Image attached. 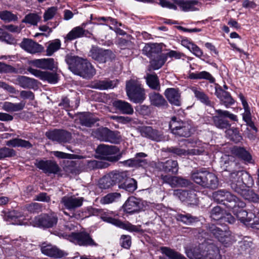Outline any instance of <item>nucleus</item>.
Wrapping results in <instances>:
<instances>
[{
    "instance_id": "f257e3e1",
    "label": "nucleus",
    "mask_w": 259,
    "mask_h": 259,
    "mask_svg": "<svg viewBox=\"0 0 259 259\" xmlns=\"http://www.w3.org/2000/svg\"><path fill=\"white\" fill-rule=\"evenodd\" d=\"M65 61L69 69L73 74L83 78L90 79L96 73L95 68L87 59L77 56L67 55Z\"/></svg>"
},
{
    "instance_id": "f03ea898",
    "label": "nucleus",
    "mask_w": 259,
    "mask_h": 259,
    "mask_svg": "<svg viewBox=\"0 0 259 259\" xmlns=\"http://www.w3.org/2000/svg\"><path fill=\"white\" fill-rule=\"evenodd\" d=\"M186 253L190 259H221L219 248L206 241L198 246L187 248Z\"/></svg>"
},
{
    "instance_id": "7ed1b4c3",
    "label": "nucleus",
    "mask_w": 259,
    "mask_h": 259,
    "mask_svg": "<svg viewBox=\"0 0 259 259\" xmlns=\"http://www.w3.org/2000/svg\"><path fill=\"white\" fill-rule=\"evenodd\" d=\"M230 185L232 190L240 191L246 187H251L254 185V181L250 175L244 170H238L230 173Z\"/></svg>"
},
{
    "instance_id": "20e7f679",
    "label": "nucleus",
    "mask_w": 259,
    "mask_h": 259,
    "mask_svg": "<svg viewBox=\"0 0 259 259\" xmlns=\"http://www.w3.org/2000/svg\"><path fill=\"white\" fill-rule=\"evenodd\" d=\"M212 197L216 202L223 204L229 209L244 207L245 206L243 201L225 190H219L213 192Z\"/></svg>"
},
{
    "instance_id": "39448f33",
    "label": "nucleus",
    "mask_w": 259,
    "mask_h": 259,
    "mask_svg": "<svg viewBox=\"0 0 259 259\" xmlns=\"http://www.w3.org/2000/svg\"><path fill=\"white\" fill-rule=\"evenodd\" d=\"M126 92L130 100L135 103H141L146 98L145 90L138 80L131 79L126 81Z\"/></svg>"
},
{
    "instance_id": "423d86ee",
    "label": "nucleus",
    "mask_w": 259,
    "mask_h": 259,
    "mask_svg": "<svg viewBox=\"0 0 259 259\" xmlns=\"http://www.w3.org/2000/svg\"><path fill=\"white\" fill-rule=\"evenodd\" d=\"M127 178L126 171L114 170L104 176L99 182L101 189H109L111 187L123 182Z\"/></svg>"
},
{
    "instance_id": "0eeeda50",
    "label": "nucleus",
    "mask_w": 259,
    "mask_h": 259,
    "mask_svg": "<svg viewBox=\"0 0 259 259\" xmlns=\"http://www.w3.org/2000/svg\"><path fill=\"white\" fill-rule=\"evenodd\" d=\"M96 152L102 158L110 162H116L122 156L119 149L115 146L101 144L98 146Z\"/></svg>"
},
{
    "instance_id": "6e6552de",
    "label": "nucleus",
    "mask_w": 259,
    "mask_h": 259,
    "mask_svg": "<svg viewBox=\"0 0 259 259\" xmlns=\"http://www.w3.org/2000/svg\"><path fill=\"white\" fill-rule=\"evenodd\" d=\"M57 222L58 217L56 213L51 212L35 217L31 220L30 223L34 227L50 228L56 225Z\"/></svg>"
},
{
    "instance_id": "1a4fd4ad",
    "label": "nucleus",
    "mask_w": 259,
    "mask_h": 259,
    "mask_svg": "<svg viewBox=\"0 0 259 259\" xmlns=\"http://www.w3.org/2000/svg\"><path fill=\"white\" fill-rule=\"evenodd\" d=\"M215 112L218 115L213 116L212 118L213 124L218 128L227 130L230 127L231 124L228 120L225 119L226 117H228L233 121L238 120L237 116L228 111L218 109L215 110Z\"/></svg>"
},
{
    "instance_id": "9d476101",
    "label": "nucleus",
    "mask_w": 259,
    "mask_h": 259,
    "mask_svg": "<svg viewBox=\"0 0 259 259\" xmlns=\"http://www.w3.org/2000/svg\"><path fill=\"white\" fill-rule=\"evenodd\" d=\"M89 56L99 63H105L115 58V55L112 51L105 50L97 46H92Z\"/></svg>"
},
{
    "instance_id": "9b49d317",
    "label": "nucleus",
    "mask_w": 259,
    "mask_h": 259,
    "mask_svg": "<svg viewBox=\"0 0 259 259\" xmlns=\"http://www.w3.org/2000/svg\"><path fill=\"white\" fill-rule=\"evenodd\" d=\"M169 127L171 133L179 137H189L191 135V125L186 122L178 121L176 117H172Z\"/></svg>"
},
{
    "instance_id": "f8f14e48",
    "label": "nucleus",
    "mask_w": 259,
    "mask_h": 259,
    "mask_svg": "<svg viewBox=\"0 0 259 259\" xmlns=\"http://www.w3.org/2000/svg\"><path fill=\"white\" fill-rule=\"evenodd\" d=\"M206 227L207 231L223 244L227 246L231 243V233L229 230H223L214 224H208Z\"/></svg>"
},
{
    "instance_id": "ddd939ff",
    "label": "nucleus",
    "mask_w": 259,
    "mask_h": 259,
    "mask_svg": "<svg viewBox=\"0 0 259 259\" xmlns=\"http://www.w3.org/2000/svg\"><path fill=\"white\" fill-rule=\"evenodd\" d=\"M68 239L75 244L80 246H98L89 234L85 232H72L68 235Z\"/></svg>"
},
{
    "instance_id": "4468645a",
    "label": "nucleus",
    "mask_w": 259,
    "mask_h": 259,
    "mask_svg": "<svg viewBox=\"0 0 259 259\" xmlns=\"http://www.w3.org/2000/svg\"><path fill=\"white\" fill-rule=\"evenodd\" d=\"M47 137L59 144L66 143L69 142L72 136L70 133L63 130H54L46 132Z\"/></svg>"
},
{
    "instance_id": "2eb2a0df",
    "label": "nucleus",
    "mask_w": 259,
    "mask_h": 259,
    "mask_svg": "<svg viewBox=\"0 0 259 259\" xmlns=\"http://www.w3.org/2000/svg\"><path fill=\"white\" fill-rule=\"evenodd\" d=\"M243 207H236L234 209V211L236 212V217L242 223L246 226H249L252 228H258L259 227V220H256L251 223L252 221V216L254 215L250 213V216H248V213L245 210L242 209Z\"/></svg>"
},
{
    "instance_id": "dca6fc26",
    "label": "nucleus",
    "mask_w": 259,
    "mask_h": 259,
    "mask_svg": "<svg viewBox=\"0 0 259 259\" xmlns=\"http://www.w3.org/2000/svg\"><path fill=\"white\" fill-rule=\"evenodd\" d=\"M83 201L82 197H76L74 195H67L61 198L60 203L65 208L70 210V212H72L82 205Z\"/></svg>"
},
{
    "instance_id": "f3484780",
    "label": "nucleus",
    "mask_w": 259,
    "mask_h": 259,
    "mask_svg": "<svg viewBox=\"0 0 259 259\" xmlns=\"http://www.w3.org/2000/svg\"><path fill=\"white\" fill-rule=\"evenodd\" d=\"M141 134L143 137L156 142L163 141L167 140V138L163 135L162 131L153 129L151 126L143 127L141 129Z\"/></svg>"
},
{
    "instance_id": "a211bd4d",
    "label": "nucleus",
    "mask_w": 259,
    "mask_h": 259,
    "mask_svg": "<svg viewBox=\"0 0 259 259\" xmlns=\"http://www.w3.org/2000/svg\"><path fill=\"white\" fill-rule=\"evenodd\" d=\"M28 71L35 76L42 80L47 81L49 83L55 84L58 82V75L56 72L42 71L33 68H29Z\"/></svg>"
},
{
    "instance_id": "6ab92c4d",
    "label": "nucleus",
    "mask_w": 259,
    "mask_h": 259,
    "mask_svg": "<svg viewBox=\"0 0 259 259\" xmlns=\"http://www.w3.org/2000/svg\"><path fill=\"white\" fill-rule=\"evenodd\" d=\"M101 219L104 222L112 224L119 228L126 230L130 232H138L140 231L139 227L133 225L128 222L123 223L121 221L107 216H102Z\"/></svg>"
},
{
    "instance_id": "aec40b11",
    "label": "nucleus",
    "mask_w": 259,
    "mask_h": 259,
    "mask_svg": "<svg viewBox=\"0 0 259 259\" xmlns=\"http://www.w3.org/2000/svg\"><path fill=\"white\" fill-rule=\"evenodd\" d=\"M20 46L22 49L30 54H36L41 52L44 47L29 38H23Z\"/></svg>"
},
{
    "instance_id": "412c9836",
    "label": "nucleus",
    "mask_w": 259,
    "mask_h": 259,
    "mask_svg": "<svg viewBox=\"0 0 259 259\" xmlns=\"http://www.w3.org/2000/svg\"><path fill=\"white\" fill-rule=\"evenodd\" d=\"M85 27V24L82 23L81 26L74 27L65 37V40L71 41L78 38L89 37L91 33L84 29Z\"/></svg>"
},
{
    "instance_id": "4be33fe9",
    "label": "nucleus",
    "mask_w": 259,
    "mask_h": 259,
    "mask_svg": "<svg viewBox=\"0 0 259 259\" xmlns=\"http://www.w3.org/2000/svg\"><path fill=\"white\" fill-rule=\"evenodd\" d=\"M162 179L172 187H186L191 184L188 180L179 177L165 176L162 177Z\"/></svg>"
},
{
    "instance_id": "5701e85b",
    "label": "nucleus",
    "mask_w": 259,
    "mask_h": 259,
    "mask_svg": "<svg viewBox=\"0 0 259 259\" xmlns=\"http://www.w3.org/2000/svg\"><path fill=\"white\" fill-rule=\"evenodd\" d=\"M36 166L45 173L56 174L60 170L58 164L52 160H40L36 163Z\"/></svg>"
},
{
    "instance_id": "b1692460",
    "label": "nucleus",
    "mask_w": 259,
    "mask_h": 259,
    "mask_svg": "<svg viewBox=\"0 0 259 259\" xmlns=\"http://www.w3.org/2000/svg\"><path fill=\"white\" fill-rule=\"evenodd\" d=\"M239 98L244 109V112L242 114L243 120L251 129L256 132L257 128L252 120L251 114L247 101L242 94L239 95Z\"/></svg>"
},
{
    "instance_id": "393cba45",
    "label": "nucleus",
    "mask_w": 259,
    "mask_h": 259,
    "mask_svg": "<svg viewBox=\"0 0 259 259\" xmlns=\"http://www.w3.org/2000/svg\"><path fill=\"white\" fill-rule=\"evenodd\" d=\"M231 152L245 163H252L253 162L251 154L244 147L234 146L231 148Z\"/></svg>"
},
{
    "instance_id": "a878e982",
    "label": "nucleus",
    "mask_w": 259,
    "mask_h": 259,
    "mask_svg": "<svg viewBox=\"0 0 259 259\" xmlns=\"http://www.w3.org/2000/svg\"><path fill=\"white\" fill-rule=\"evenodd\" d=\"M141 200L135 197H130L124 204V211L128 213L138 212L142 208Z\"/></svg>"
},
{
    "instance_id": "bb28decb",
    "label": "nucleus",
    "mask_w": 259,
    "mask_h": 259,
    "mask_svg": "<svg viewBox=\"0 0 259 259\" xmlns=\"http://www.w3.org/2000/svg\"><path fill=\"white\" fill-rule=\"evenodd\" d=\"M176 4L184 12L198 11L201 6V4L195 0H179L176 2Z\"/></svg>"
},
{
    "instance_id": "cd10ccee",
    "label": "nucleus",
    "mask_w": 259,
    "mask_h": 259,
    "mask_svg": "<svg viewBox=\"0 0 259 259\" xmlns=\"http://www.w3.org/2000/svg\"><path fill=\"white\" fill-rule=\"evenodd\" d=\"M164 95L170 104L177 106L181 105V96L178 89L168 88L165 91Z\"/></svg>"
},
{
    "instance_id": "c85d7f7f",
    "label": "nucleus",
    "mask_w": 259,
    "mask_h": 259,
    "mask_svg": "<svg viewBox=\"0 0 259 259\" xmlns=\"http://www.w3.org/2000/svg\"><path fill=\"white\" fill-rule=\"evenodd\" d=\"M221 167L226 171H230L231 173L237 171V167L236 162L234 161V158L231 155H225L221 157L220 161Z\"/></svg>"
},
{
    "instance_id": "c756f323",
    "label": "nucleus",
    "mask_w": 259,
    "mask_h": 259,
    "mask_svg": "<svg viewBox=\"0 0 259 259\" xmlns=\"http://www.w3.org/2000/svg\"><path fill=\"white\" fill-rule=\"evenodd\" d=\"M32 64L36 67L42 69L53 70L56 68L54 60L53 58L35 59L32 61Z\"/></svg>"
},
{
    "instance_id": "7c9ffc66",
    "label": "nucleus",
    "mask_w": 259,
    "mask_h": 259,
    "mask_svg": "<svg viewBox=\"0 0 259 259\" xmlns=\"http://www.w3.org/2000/svg\"><path fill=\"white\" fill-rule=\"evenodd\" d=\"M215 95L226 107L234 104L235 102L230 94L221 88H215Z\"/></svg>"
},
{
    "instance_id": "2f4dec72",
    "label": "nucleus",
    "mask_w": 259,
    "mask_h": 259,
    "mask_svg": "<svg viewBox=\"0 0 259 259\" xmlns=\"http://www.w3.org/2000/svg\"><path fill=\"white\" fill-rule=\"evenodd\" d=\"M113 106L120 113L124 114L132 115L134 113L132 106L128 102L121 100H115L113 102Z\"/></svg>"
},
{
    "instance_id": "473e14b6",
    "label": "nucleus",
    "mask_w": 259,
    "mask_h": 259,
    "mask_svg": "<svg viewBox=\"0 0 259 259\" xmlns=\"http://www.w3.org/2000/svg\"><path fill=\"white\" fill-rule=\"evenodd\" d=\"M192 92L194 94L195 97L201 103L205 105L213 107V103L211 102L208 96L204 93L202 90L198 87L193 86L190 88Z\"/></svg>"
},
{
    "instance_id": "72a5a7b5",
    "label": "nucleus",
    "mask_w": 259,
    "mask_h": 259,
    "mask_svg": "<svg viewBox=\"0 0 259 259\" xmlns=\"http://www.w3.org/2000/svg\"><path fill=\"white\" fill-rule=\"evenodd\" d=\"M41 251L43 254L46 255L56 258L61 257L64 254L61 250L51 244H42Z\"/></svg>"
},
{
    "instance_id": "f704fd0d",
    "label": "nucleus",
    "mask_w": 259,
    "mask_h": 259,
    "mask_svg": "<svg viewBox=\"0 0 259 259\" xmlns=\"http://www.w3.org/2000/svg\"><path fill=\"white\" fill-rule=\"evenodd\" d=\"M78 119L82 125L87 127L92 126L98 121V119L89 112L80 113L78 115Z\"/></svg>"
},
{
    "instance_id": "c9c22d12",
    "label": "nucleus",
    "mask_w": 259,
    "mask_h": 259,
    "mask_svg": "<svg viewBox=\"0 0 259 259\" xmlns=\"http://www.w3.org/2000/svg\"><path fill=\"white\" fill-rule=\"evenodd\" d=\"M143 53L148 57L155 58L161 52L160 48L156 44H147L142 50Z\"/></svg>"
},
{
    "instance_id": "e433bc0d",
    "label": "nucleus",
    "mask_w": 259,
    "mask_h": 259,
    "mask_svg": "<svg viewBox=\"0 0 259 259\" xmlns=\"http://www.w3.org/2000/svg\"><path fill=\"white\" fill-rule=\"evenodd\" d=\"M159 166L165 172L177 174L178 171V164L177 161L169 159L165 162L159 163Z\"/></svg>"
},
{
    "instance_id": "4c0bfd02",
    "label": "nucleus",
    "mask_w": 259,
    "mask_h": 259,
    "mask_svg": "<svg viewBox=\"0 0 259 259\" xmlns=\"http://www.w3.org/2000/svg\"><path fill=\"white\" fill-rule=\"evenodd\" d=\"M208 172L203 169L196 170L191 174V178L196 183L204 188Z\"/></svg>"
},
{
    "instance_id": "58836bf2",
    "label": "nucleus",
    "mask_w": 259,
    "mask_h": 259,
    "mask_svg": "<svg viewBox=\"0 0 259 259\" xmlns=\"http://www.w3.org/2000/svg\"><path fill=\"white\" fill-rule=\"evenodd\" d=\"M25 104V102L23 101L18 103L5 102L3 103L2 109L8 112H17L23 110Z\"/></svg>"
},
{
    "instance_id": "ea45409f",
    "label": "nucleus",
    "mask_w": 259,
    "mask_h": 259,
    "mask_svg": "<svg viewBox=\"0 0 259 259\" xmlns=\"http://www.w3.org/2000/svg\"><path fill=\"white\" fill-rule=\"evenodd\" d=\"M16 84L24 89H32L36 84L35 80L25 76H18Z\"/></svg>"
},
{
    "instance_id": "a19ab883",
    "label": "nucleus",
    "mask_w": 259,
    "mask_h": 259,
    "mask_svg": "<svg viewBox=\"0 0 259 259\" xmlns=\"http://www.w3.org/2000/svg\"><path fill=\"white\" fill-rule=\"evenodd\" d=\"M162 253L165 254L168 258L160 256L159 259H187L184 256L167 247H161Z\"/></svg>"
},
{
    "instance_id": "79ce46f5",
    "label": "nucleus",
    "mask_w": 259,
    "mask_h": 259,
    "mask_svg": "<svg viewBox=\"0 0 259 259\" xmlns=\"http://www.w3.org/2000/svg\"><path fill=\"white\" fill-rule=\"evenodd\" d=\"M149 97L151 104L155 106L159 107L167 105L166 101L159 93L152 92L149 94Z\"/></svg>"
},
{
    "instance_id": "37998d69",
    "label": "nucleus",
    "mask_w": 259,
    "mask_h": 259,
    "mask_svg": "<svg viewBox=\"0 0 259 259\" xmlns=\"http://www.w3.org/2000/svg\"><path fill=\"white\" fill-rule=\"evenodd\" d=\"M145 78L146 79L147 85L150 88L158 91L160 90L159 78L156 74L155 73H148L146 76L145 77Z\"/></svg>"
},
{
    "instance_id": "c03bdc74",
    "label": "nucleus",
    "mask_w": 259,
    "mask_h": 259,
    "mask_svg": "<svg viewBox=\"0 0 259 259\" xmlns=\"http://www.w3.org/2000/svg\"><path fill=\"white\" fill-rule=\"evenodd\" d=\"M240 194L244 199L254 203L259 202V196L252 190L243 189L240 191H235Z\"/></svg>"
},
{
    "instance_id": "a18cd8bd",
    "label": "nucleus",
    "mask_w": 259,
    "mask_h": 259,
    "mask_svg": "<svg viewBox=\"0 0 259 259\" xmlns=\"http://www.w3.org/2000/svg\"><path fill=\"white\" fill-rule=\"evenodd\" d=\"M117 80H110L105 79L98 81L95 83L94 87L97 89L105 90L114 88L117 85Z\"/></svg>"
},
{
    "instance_id": "49530a36",
    "label": "nucleus",
    "mask_w": 259,
    "mask_h": 259,
    "mask_svg": "<svg viewBox=\"0 0 259 259\" xmlns=\"http://www.w3.org/2000/svg\"><path fill=\"white\" fill-rule=\"evenodd\" d=\"M6 145L13 147H22L25 148H30L32 145L28 141L21 139L14 138L6 142Z\"/></svg>"
},
{
    "instance_id": "de8ad7c7",
    "label": "nucleus",
    "mask_w": 259,
    "mask_h": 259,
    "mask_svg": "<svg viewBox=\"0 0 259 259\" xmlns=\"http://www.w3.org/2000/svg\"><path fill=\"white\" fill-rule=\"evenodd\" d=\"M23 215L18 213L16 210L9 211L5 213L4 219L7 221H14V224L22 225L23 224L20 218H23Z\"/></svg>"
},
{
    "instance_id": "09e8293b",
    "label": "nucleus",
    "mask_w": 259,
    "mask_h": 259,
    "mask_svg": "<svg viewBox=\"0 0 259 259\" xmlns=\"http://www.w3.org/2000/svg\"><path fill=\"white\" fill-rule=\"evenodd\" d=\"M189 77L192 79H206L210 83H213L215 80V78L209 72L205 71L191 73L189 75Z\"/></svg>"
},
{
    "instance_id": "8fccbe9b",
    "label": "nucleus",
    "mask_w": 259,
    "mask_h": 259,
    "mask_svg": "<svg viewBox=\"0 0 259 259\" xmlns=\"http://www.w3.org/2000/svg\"><path fill=\"white\" fill-rule=\"evenodd\" d=\"M177 221L181 222L186 225H190L192 223L198 221L196 217L192 215L189 213H178L175 216Z\"/></svg>"
},
{
    "instance_id": "3c124183",
    "label": "nucleus",
    "mask_w": 259,
    "mask_h": 259,
    "mask_svg": "<svg viewBox=\"0 0 259 259\" xmlns=\"http://www.w3.org/2000/svg\"><path fill=\"white\" fill-rule=\"evenodd\" d=\"M219 186L217 177L213 173L208 172L204 188L211 189H216Z\"/></svg>"
},
{
    "instance_id": "603ef678",
    "label": "nucleus",
    "mask_w": 259,
    "mask_h": 259,
    "mask_svg": "<svg viewBox=\"0 0 259 259\" xmlns=\"http://www.w3.org/2000/svg\"><path fill=\"white\" fill-rule=\"evenodd\" d=\"M226 134L228 138L235 143H238L242 139V136L237 128L230 127L226 130Z\"/></svg>"
},
{
    "instance_id": "864d4df0",
    "label": "nucleus",
    "mask_w": 259,
    "mask_h": 259,
    "mask_svg": "<svg viewBox=\"0 0 259 259\" xmlns=\"http://www.w3.org/2000/svg\"><path fill=\"white\" fill-rule=\"evenodd\" d=\"M120 197L121 195L119 193H110L102 197L100 200V202L102 204H109L117 201Z\"/></svg>"
},
{
    "instance_id": "5fc2aeb1",
    "label": "nucleus",
    "mask_w": 259,
    "mask_h": 259,
    "mask_svg": "<svg viewBox=\"0 0 259 259\" xmlns=\"http://www.w3.org/2000/svg\"><path fill=\"white\" fill-rule=\"evenodd\" d=\"M120 188L124 189L127 192L132 193L137 188L136 181L132 178L127 179L123 181V183L119 185Z\"/></svg>"
},
{
    "instance_id": "6e6d98bb",
    "label": "nucleus",
    "mask_w": 259,
    "mask_h": 259,
    "mask_svg": "<svg viewBox=\"0 0 259 259\" xmlns=\"http://www.w3.org/2000/svg\"><path fill=\"white\" fill-rule=\"evenodd\" d=\"M167 151L174 154L179 156L187 155L189 154H196V150H186L178 147H170L167 148Z\"/></svg>"
},
{
    "instance_id": "4d7b16f0",
    "label": "nucleus",
    "mask_w": 259,
    "mask_h": 259,
    "mask_svg": "<svg viewBox=\"0 0 259 259\" xmlns=\"http://www.w3.org/2000/svg\"><path fill=\"white\" fill-rule=\"evenodd\" d=\"M41 17L36 13H29L27 14L22 20V22L29 24L31 25H37Z\"/></svg>"
},
{
    "instance_id": "13d9d810",
    "label": "nucleus",
    "mask_w": 259,
    "mask_h": 259,
    "mask_svg": "<svg viewBox=\"0 0 259 259\" xmlns=\"http://www.w3.org/2000/svg\"><path fill=\"white\" fill-rule=\"evenodd\" d=\"M61 47V41L56 39L50 43L47 48L46 52L48 56H51L53 53L58 50Z\"/></svg>"
},
{
    "instance_id": "bf43d9fd",
    "label": "nucleus",
    "mask_w": 259,
    "mask_h": 259,
    "mask_svg": "<svg viewBox=\"0 0 259 259\" xmlns=\"http://www.w3.org/2000/svg\"><path fill=\"white\" fill-rule=\"evenodd\" d=\"M65 214L69 216L70 218H74L76 219H83L87 218V214L85 208L79 210H75L72 212L68 213L66 211H64Z\"/></svg>"
},
{
    "instance_id": "052dcab7",
    "label": "nucleus",
    "mask_w": 259,
    "mask_h": 259,
    "mask_svg": "<svg viewBox=\"0 0 259 259\" xmlns=\"http://www.w3.org/2000/svg\"><path fill=\"white\" fill-rule=\"evenodd\" d=\"M165 62V59L161 55H158L151 60V66L153 69L157 70L161 68Z\"/></svg>"
},
{
    "instance_id": "680f3d73",
    "label": "nucleus",
    "mask_w": 259,
    "mask_h": 259,
    "mask_svg": "<svg viewBox=\"0 0 259 259\" xmlns=\"http://www.w3.org/2000/svg\"><path fill=\"white\" fill-rule=\"evenodd\" d=\"M107 139V142L118 144L120 142L121 137L119 132L109 130Z\"/></svg>"
},
{
    "instance_id": "e2e57ef3",
    "label": "nucleus",
    "mask_w": 259,
    "mask_h": 259,
    "mask_svg": "<svg viewBox=\"0 0 259 259\" xmlns=\"http://www.w3.org/2000/svg\"><path fill=\"white\" fill-rule=\"evenodd\" d=\"M146 156L147 154L143 152L137 153L135 157L133 158L135 167L143 166L146 165L147 163V160L142 158Z\"/></svg>"
},
{
    "instance_id": "0e129e2a",
    "label": "nucleus",
    "mask_w": 259,
    "mask_h": 259,
    "mask_svg": "<svg viewBox=\"0 0 259 259\" xmlns=\"http://www.w3.org/2000/svg\"><path fill=\"white\" fill-rule=\"evenodd\" d=\"M223 216V211L220 206L214 207L210 211V218L214 221H221Z\"/></svg>"
},
{
    "instance_id": "69168bd1",
    "label": "nucleus",
    "mask_w": 259,
    "mask_h": 259,
    "mask_svg": "<svg viewBox=\"0 0 259 259\" xmlns=\"http://www.w3.org/2000/svg\"><path fill=\"white\" fill-rule=\"evenodd\" d=\"M52 153L59 159H80L81 157V156L79 155L68 154L58 151H53Z\"/></svg>"
},
{
    "instance_id": "338daca9",
    "label": "nucleus",
    "mask_w": 259,
    "mask_h": 259,
    "mask_svg": "<svg viewBox=\"0 0 259 259\" xmlns=\"http://www.w3.org/2000/svg\"><path fill=\"white\" fill-rule=\"evenodd\" d=\"M0 18L6 22L14 21L17 20L16 15L8 11L0 12Z\"/></svg>"
},
{
    "instance_id": "774afa93",
    "label": "nucleus",
    "mask_w": 259,
    "mask_h": 259,
    "mask_svg": "<svg viewBox=\"0 0 259 259\" xmlns=\"http://www.w3.org/2000/svg\"><path fill=\"white\" fill-rule=\"evenodd\" d=\"M0 73H18V70L10 65H8L0 62Z\"/></svg>"
}]
</instances>
